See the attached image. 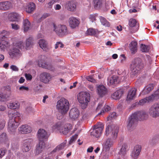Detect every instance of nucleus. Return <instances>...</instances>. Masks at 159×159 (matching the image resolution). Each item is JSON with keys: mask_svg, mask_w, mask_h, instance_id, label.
<instances>
[{"mask_svg": "<svg viewBox=\"0 0 159 159\" xmlns=\"http://www.w3.org/2000/svg\"><path fill=\"white\" fill-rule=\"evenodd\" d=\"M65 7L66 9L69 11H74L76 10V2L74 0L68 1L66 3Z\"/></svg>", "mask_w": 159, "mask_h": 159, "instance_id": "obj_18", "label": "nucleus"}, {"mask_svg": "<svg viewBox=\"0 0 159 159\" xmlns=\"http://www.w3.org/2000/svg\"><path fill=\"white\" fill-rule=\"evenodd\" d=\"M99 19L100 22L102 25L105 27L110 26V23L105 18L102 16H100Z\"/></svg>", "mask_w": 159, "mask_h": 159, "instance_id": "obj_43", "label": "nucleus"}, {"mask_svg": "<svg viewBox=\"0 0 159 159\" xmlns=\"http://www.w3.org/2000/svg\"><path fill=\"white\" fill-rule=\"evenodd\" d=\"M119 127L117 126L112 125L107 126L106 129L105 134L106 136L109 134L111 135V138H108L105 140L102 144L104 148L107 150H109L113 146L115 140L117 137L118 133Z\"/></svg>", "mask_w": 159, "mask_h": 159, "instance_id": "obj_1", "label": "nucleus"}, {"mask_svg": "<svg viewBox=\"0 0 159 159\" xmlns=\"http://www.w3.org/2000/svg\"><path fill=\"white\" fill-rule=\"evenodd\" d=\"M40 47L44 51H47L48 50L47 43L44 39H41L39 40V42Z\"/></svg>", "mask_w": 159, "mask_h": 159, "instance_id": "obj_28", "label": "nucleus"}, {"mask_svg": "<svg viewBox=\"0 0 159 159\" xmlns=\"http://www.w3.org/2000/svg\"><path fill=\"white\" fill-rule=\"evenodd\" d=\"M136 92V89L135 88H131L128 92L127 97V100L130 101L133 100L135 97Z\"/></svg>", "mask_w": 159, "mask_h": 159, "instance_id": "obj_23", "label": "nucleus"}, {"mask_svg": "<svg viewBox=\"0 0 159 159\" xmlns=\"http://www.w3.org/2000/svg\"><path fill=\"white\" fill-rule=\"evenodd\" d=\"M32 111V108L30 106H28L25 108V112L27 114H29Z\"/></svg>", "mask_w": 159, "mask_h": 159, "instance_id": "obj_56", "label": "nucleus"}, {"mask_svg": "<svg viewBox=\"0 0 159 159\" xmlns=\"http://www.w3.org/2000/svg\"><path fill=\"white\" fill-rule=\"evenodd\" d=\"M154 86L152 84H150L147 85L141 93V94L144 95L149 93L153 89Z\"/></svg>", "mask_w": 159, "mask_h": 159, "instance_id": "obj_27", "label": "nucleus"}, {"mask_svg": "<svg viewBox=\"0 0 159 159\" xmlns=\"http://www.w3.org/2000/svg\"><path fill=\"white\" fill-rule=\"evenodd\" d=\"M94 6L96 9L99 8L102 5V0H94Z\"/></svg>", "mask_w": 159, "mask_h": 159, "instance_id": "obj_44", "label": "nucleus"}, {"mask_svg": "<svg viewBox=\"0 0 159 159\" xmlns=\"http://www.w3.org/2000/svg\"><path fill=\"white\" fill-rule=\"evenodd\" d=\"M141 50L143 52H147L149 50V47L148 45H146L143 44H141Z\"/></svg>", "mask_w": 159, "mask_h": 159, "instance_id": "obj_47", "label": "nucleus"}, {"mask_svg": "<svg viewBox=\"0 0 159 159\" xmlns=\"http://www.w3.org/2000/svg\"><path fill=\"white\" fill-rule=\"evenodd\" d=\"M52 76L50 74L47 72H43L41 73L40 78L41 81L44 83H47L50 81Z\"/></svg>", "mask_w": 159, "mask_h": 159, "instance_id": "obj_17", "label": "nucleus"}, {"mask_svg": "<svg viewBox=\"0 0 159 159\" xmlns=\"http://www.w3.org/2000/svg\"><path fill=\"white\" fill-rule=\"evenodd\" d=\"M48 16V14L47 13L44 14L38 21V22H40L42 20L46 18Z\"/></svg>", "mask_w": 159, "mask_h": 159, "instance_id": "obj_59", "label": "nucleus"}, {"mask_svg": "<svg viewBox=\"0 0 159 159\" xmlns=\"http://www.w3.org/2000/svg\"><path fill=\"white\" fill-rule=\"evenodd\" d=\"M128 150L129 147L128 145L125 143H123L120 149V154L122 155H125Z\"/></svg>", "mask_w": 159, "mask_h": 159, "instance_id": "obj_34", "label": "nucleus"}, {"mask_svg": "<svg viewBox=\"0 0 159 159\" xmlns=\"http://www.w3.org/2000/svg\"><path fill=\"white\" fill-rule=\"evenodd\" d=\"M10 68L14 71H17L19 70V69L16 66L12 65L10 66Z\"/></svg>", "mask_w": 159, "mask_h": 159, "instance_id": "obj_60", "label": "nucleus"}, {"mask_svg": "<svg viewBox=\"0 0 159 159\" xmlns=\"http://www.w3.org/2000/svg\"><path fill=\"white\" fill-rule=\"evenodd\" d=\"M93 75H91L90 76H88L86 77V79L87 80L91 82L95 83V80L94 79H93L92 76Z\"/></svg>", "mask_w": 159, "mask_h": 159, "instance_id": "obj_53", "label": "nucleus"}, {"mask_svg": "<svg viewBox=\"0 0 159 159\" xmlns=\"http://www.w3.org/2000/svg\"><path fill=\"white\" fill-rule=\"evenodd\" d=\"M99 33V31L97 29L90 28L88 29L86 33L89 35H95L98 34Z\"/></svg>", "mask_w": 159, "mask_h": 159, "instance_id": "obj_37", "label": "nucleus"}, {"mask_svg": "<svg viewBox=\"0 0 159 159\" xmlns=\"http://www.w3.org/2000/svg\"><path fill=\"white\" fill-rule=\"evenodd\" d=\"M69 23L70 27L72 29L78 27L80 23L79 20L74 17H71L69 19Z\"/></svg>", "mask_w": 159, "mask_h": 159, "instance_id": "obj_20", "label": "nucleus"}, {"mask_svg": "<svg viewBox=\"0 0 159 159\" xmlns=\"http://www.w3.org/2000/svg\"><path fill=\"white\" fill-rule=\"evenodd\" d=\"M20 114L18 112L11 113H8V116L9 120L8 123V131L13 134L15 132L16 129L19 124L20 120Z\"/></svg>", "mask_w": 159, "mask_h": 159, "instance_id": "obj_3", "label": "nucleus"}, {"mask_svg": "<svg viewBox=\"0 0 159 159\" xmlns=\"http://www.w3.org/2000/svg\"><path fill=\"white\" fill-rule=\"evenodd\" d=\"M5 150L3 149L0 148V159L1 158L5 155Z\"/></svg>", "mask_w": 159, "mask_h": 159, "instance_id": "obj_61", "label": "nucleus"}, {"mask_svg": "<svg viewBox=\"0 0 159 159\" xmlns=\"http://www.w3.org/2000/svg\"><path fill=\"white\" fill-rule=\"evenodd\" d=\"M23 25L24 32H26L28 31L30 27V23L27 19L24 20Z\"/></svg>", "mask_w": 159, "mask_h": 159, "instance_id": "obj_35", "label": "nucleus"}, {"mask_svg": "<svg viewBox=\"0 0 159 159\" xmlns=\"http://www.w3.org/2000/svg\"><path fill=\"white\" fill-rule=\"evenodd\" d=\"M20 90H26L28 91L29 89V88L27 87H25L24 86H22L20 87L19 88Z\"/></svg>", "mask_w": 159, "mask_h": 159, "instance_id": "obj_62", "label": "nucleus"}, {"mask_svg": "<svg viewBox=\"0 0 159 159\" xmlns=\"http://www.w3.org/2000/svg\"><path fill=\"white\" fill-rule=\"evenodd\" d=\"M63 44L61 42H57L55 44V48L56 49L58 48L59 47H60V48H61L63 47Z\"/></svg>", "mask_w": 159, "mask_h": 159, "instance_id": "obj_57", "label": "nucleus"}, {"mask_svg": "<svg viewBox=\"0 0 159 159\" xmlns=\"http://www.w3.org/2000/svg\"><path fill=\"white\" fill-rule=\"evenodd\" d=\"M137 21L134 19H130L129 21V25L130 27H133L137 25Z\"/></svg>", "mask_w": 159, "mask_h": 159, "instance_id": "obj_46", "label": "nucleus"}, {"mask_svg": "<svg viewBox=\"0 0 159 159\" xmlns=\"http://www.w3.org/2000/svg\"><path fill=\"white\" fill-rule=\"evenodd\" d=\"M118 80V77L115 75L108 78L107 80L108 85H111L117 83Z\"/></svg>", "mask_w": 159, "mask_h": 159, "instance_id": "obj_31", "label": "nucleus"}, {"mask_svg": "<svg viewBox=\"0 0 159 159\" xmlns=\"http://www.w3.org/2000/svg\"><path fill=\"white\" fill-rule=\"evenodd\" d=\"M90 94L86 92H80L78 96L79 102L81 104V107L82 109L85 108L88 104L90 100Z\"/></svg>", "mask_w": 159, "mask_h": 159, "instance_id": "obj_6", "label": "nucleus"}, {"mask_svg": "<svg viewBox=\"0 0 159 159\" xmlns=\"http://www.w3.org/2000/svg\"><path fill=\"white\" fill-rule=\"evenodd\" d=\"M148 98L149 96L146 97L140 100L139 102H136L135 103L136 104V105L143 106L147 102L149 103L150 102H152V101H149L148 100Z\"/></svg>", "mask_w": 159, "mask_h": 159, "instance_id": "obj_36", "label": "nucleus"}, {"mask_svg": "<svg viewBox=\"0 0 159 159\" xmlns=\"http://www.w3.org/2000/svg\"><path fill=\"white\" fill-rule=\"evenodd\" d=\"M54 7H55V10H59L61 9V6L60 5L57 4H56L55 5Z\"/></svg>", "mask_w": 159, "mask_h": 159, "instance_id": "obj_64", "label": "nucleus"}, {"mask_svg": "<svg viewBox=\"0 0 159 159\" xmlns=\"http://www.w3.org/2000/svg\"><path fill=\"white\" fill-rule=\"evenodd\" d=\"M54 153L52 151L49 153L46 152L43 153L41 156V159H51L53 157L52 154Z\"/></svg>", "mask_w": 159, "mask_h": 159, "instance_id": "obj_38", "label": "nucleus"}, {"mask_svg": "<svg viewBox=\"0 0 159 159\" xmlns=\"http://www.w3.org/2000/svg\"><path fill=\"white\" fill-rule=\"evenodd\" d=\"M116 116V113L115 112L111 113L107 117L108 120H112L113 118H115Z\"/></svg>", "mask_w": 159, "mask_h": 159, "instance_id": "obj_52", "label": "nucleus"}, {"mask_svg": "<svg viewBox=\"0 0 159 159\" xmlns=\"http://www.w3.org/2000/svg\"><path fill=\"white\" fill-rule=\"evenodd\" d=\"M142 147L140 145H136L131 154V156L133 159H137L138 158L141 150Z\"/></svg>", "mask_w": 159, "mask_h": 159, "instance_id": "obj_14", "label": "nucleus"}, {"mask_svg": "<svg viewBox=\"0 0 159 159\" xmlns=\"http://www.w3.org/2000/svg\"><path fill=\"white\" fill-rule=\"evenodd\" d=\"M53 25V31L59 36H63L68 34V30L66 25L61 24L57 25L54 23Z\"/></svg>", "mask_w": 159, "mask_h": 159, "instance_id": "obj_7", "label": "nucleus"}, {"mask_svg": "<svg viewBox=\"0 0 159 159\" xmlns=\"http://www.w3.org/2000/svg\"><path fill=\"white\" fill-rule=\"evenodd\" d=\"M11 26L12 29L15 30H17L20 28V26L16 23L11 24Z\"/></svg>", "mask_w": 159, "mask_h": 159, "instance_id": "obj_54", "label": "nucleus"}, {"mask_svg": "<svg viewBox=\"0 0 159 159\" xmlns=\"http://www.w3.org/2000/svg\"><path fill=\"white\" fill-rule=\"evenodd\" d=\"M49 134L47 132L43 129H39L37 133L38 138L39 141H44L47 140L49 136Z\"/></svg>", "mask_w": 159, "mask_h": 159, "instance_id": "obj_11", "label": "nucleus"}, {"mask_svg": "<svg viewBox=\"0 0 159 159\" xmlns=\"http://www.w3.org/2000/svg\"><path fill=\"white\" fill-rule=\"evenodd\" d=\"M41 58L38 62V65L39 66L52 71L54 70V67L51 64H47L46 61H45V60L46 58L44 56H41Z\"/></svg>", "mask_w": 159, "mask_h": 159, "instance_id": "obj_10", "label": "nucleus"}, {"mask_svg": "<svg viewBox=\"0 0 159 159\" xmlns=\"http://www.w3.org/2000/svg\"><path fill=\"white\" fill-rule=\"evenodd\" d=\"M110 109V107L107 105L105 106L101 111V112L98 114H102L104 113L105 112L108 111Z\"/></svg>", "mask_w": 159, "mask_h": 159, "instance_id": "obj_48", "label": "nucleus"}, {"mask_svg": "<svg viewBox=\"0 0 159 159\" xmlns=\"http://www.w3.org/2000/svg\"><path fill=\"white\" fill-rule=\"evenodd\" d=\"M66 143L67 141L65 140L63 143L57 146L54 148L52 151V152H55L59 150L63 149L66 146Z\"/></svg>", "mask_w": 159, "mask_h": 159, "instance_id": "obj_33", "label": "nucleus"}, {"mask_svg": "<svg viewBox=\"0 0 159 159\" xmlns=\"http://www.w3.org/2000/svg\"><path fill=\"white\" fill-rule=\"evenodd\" d=\"M8 53L10 57L12 58L19 56L21 54L20 50L14 46L10 49Z\"/></svg>", "mask_w": 159, "mask_h": 159, "instance_id": "obj_16", "label": "nucleus"}, {"mask_svg": "<svg viewBox=\"0 0 159 159\" xmlns=\"http://www.w3.org/2000/svg\"><path fill=\"white\" fill-rule=\"evenodd\" d=\"M45 148V143L44 141H39L35 149V155H38L43 152Z\"/></svg>", "mask_w": 159, "mask_h": 159, "instance_id": "obj_19", "label": "nucleus"}, {"mask_svg": "<svg viewBox=\"0 0 159 159\" xmlns=\"http://www.w3.org/2000/svg\"><path fill=\"white\" fill-rule=\"evenodd\" d=\"M35 4L33 2L30 3L26 8V11L28 13H30L35 9Z\"/></svg>", "mask_w": 159, "mask_h": 159, "instance_id": "obj_40", "label": "nucleus"}, {"mask_svg": "<svg viewBox=\"0 0 159 159\" xmlns=\"http://www.w3.org/2000/svg\"><path fill=\"white\" fill-rule=\"evenodd\" d=\"M148 100L152 102L159 98V89L155 91L152 95L149 96Z\"/></svg>", "mask_w": 159, "mask_h": 159, "instance_id": "obj_29", "label": "nucleus"}, {"mask_svg": "<svg viewBox=\"0 0 159 159\" xmlns=\"http://www.w3.org/2000/svg\"><path fill=\"white\" fill-rule=\"evenodd\" d=\"M7 106L10 109H16L19 107V104L18 102H14L8 103Z\"/></svg>", "mask_w": 159, "mask_h": 159, "instance_id": "obj_42", "label": "nucleus"}, {"mask_svg": "<svg viewBox=\"0 0 159 159\" xmlns=\"http://www.w3.org/2000/svg\"><path fill=\"white\" fill-rule=\"evenodd\" d=\"M89 18L93 22L95 19V16L94 15H90Z\"/></svg>", "mask_w": 159, "mask_h": 159, "instance_id": "obj_63", "label": "nucleus"}, {"mask_svg": "<svg viewBox=\"0 0 159 159\" xmlns=\"http://www.w3.org/2000/svg\"><path fill=\"white\" fill-rule=\"evenodd\" d=\"M97 93L100 96L102 97L105 95L107 93V89L103 85H99L97 88Z\"/></svg>", "mask_w": 159, "mask_h": 159, "instance_id": "obj_24", "label": "nucleus"}, {"mask_svg": "<svg viewBox=\"0 0 159 159\" xmlns=\"http://www.w3.org/2000/svg\"><path fill=\"white\" fill-rule=\"evenodd\" d=\"M7 140L8 138L6 133H3L0 135V143L4 142Z\"/></svg>", "mask_w": 159, "mask_h": 159, "instance_id": "obj_45", "label": "nucleus"}, {"mask_svg": "<svg viewBox=\"0 0 159 159\" xmlns=\"http://www.w3.org/2000/svg\"><path fill=\"white\" fill-rule=\"evenodd\" d=\"M32 140L31 139H27L23 141L22 147V150L24 152H28L31 148Z\"/></svg>", "mask_w": 159, "mask_h": 159, "instance_id": "obj_13", "label": "nucleus"}, {"mask_svg": "<svg viewBox=\"0 0 159 159\" xmlns=\"http://www.w3.org/2000/svg\"><path fill=\"white\" fill-rule=\"evenodd\" d=\"M104 127L103 124L101 122H98L95 125L91 132V135L97 138L99 137L101 135Z\"/></svg>", "mask_w": 159, "mask_h": 159, "instance_id": "obj_8", "label": "nucleus"}, {"mask_svg": "<svg viewBox=\"0 0 159 159\" xmlns=\"http://www.w3.org/2000/svg\"><path fill=\"white\" fill-rule=\"evenodd\" d=\"M62 125L60 122H58L53 125L52 127V129L53 131H59L61 128Z\"/></svg>", "mask_w": 159, "mask_h": 159, "instance_id": "obj_41", "label": "nucleus"}, {"mask_svg": "<svg viewBox=\"0 0 159 159\" xmlns=\"http://www.w3.org/2000/svg\"><path fill=\"white\" fill-rule=\"evenodd\" d=\"M19 132L22 134L30 133L32 131L31 127L27 125H22L19 128Z\"/></svg>", "mask_w": 159, "mask_h": 159, "instance_id": "obj_21", "label": "nucleus"}, {"mask_svg": "<svg viewBox=\"0 0 159 159\" xmlns=\"http://www.w3.org/2000/svg\"><path fill=\"white\" fill-rule=\"evenodd\" d=\"M147 113L144 111H137L132 114L128 119L127 127L129 130L132 129L137 125L138 121L143 120L148 118Z\"/></svg>", "mask_w": 159, "mask_h": 159, "instance_id": "obj_2", "label": "nucleus"}, {"mask_svg": "<svg viewBox=\"0 0 159 159\" xmlns=\"http://www.w3.org/2000/svg\"><path fill=\"white\" fill-rule=\"evenodd\" d=\"M32 45H33V38L32 37L30 36L26 39L25 48V49H28V48L30 47Z\"/></svg>", "mask_w": 159, "mask_h": 159, "instance_id": "obj_39", "label": "nucleus"}, {"mask_svg": "<svg viewBox=\"0 0 159 159\" xmlns=\"http://www.w3.org/2000/svg\"><path fill=\"white\" fill-rule=\"evenodd\" d=\"M25 76L26 80H30L32 78V76L29 74L25 73Z\"/></svg>", "mask_w": 159, "mask_h": 159, "instance_id": "obj_58", "label": "nucleus"}, {"mask_svg": "<svg viewBox=\"0 0 159 159\" xmlns=\"http://www.w3.org/2000/svg\"><path fill=\"white\" fill-rule=\"evenodd\" d=\"M69 103L67 100L62 98L58 100L57 102L56 107L58 111L61 113L60 115L57 116L58 120H60L63 117V115L66 113L69 109Z\"/></svg>", "mask_w": 159, "mask_h": 159, "instance_id": "obj_4", "label": "nucleus"}, {"mask_svg": "<svg viewBox=\"0 0 159 159\" xmlns=\"http://www.w3.org/2000/svg\"><path fill=\"white\" fill-rule=\"evenodd\" d=\"M6 37L4 35L0 36V49L4 51L9 46L8 42L6 40Z\"/></svg>", "mask_w": 159, "mask_h": 159, "instance_id": "obj_12", "label": "nucleus"}, {"mask_svg": "<svg viewBox=\"0 0 159 159\" xmlns=\"http://www.w3.org/2000/svg\"><path fill=\"white\" fill-rule=\"evenodd\" d=\"M137 43L134 41H132L129 44V49L132 54H135L136 52V46Z\"/></svg>", "mask_w": 159, "mask_h": 159, "instance_id": "obj_32", "label": "nucleus"}, {"mask_svg": "<svg viewBox=\"0 0 159 159\" xmlns=\"http://www.w3.org/2000/svg\"><path fill=\"white\" fill-rule=\"evenodd\" d=\"M11 7V4L9 1L2 2L0 3V9L6 10L9 9Z\"/></svg>", "mask_w": 159, "mask_h": 159, "instance_id": "obj_25", "label": "nucleus"}, {"mask_svg": "<svg viewBox=\"0 0 159 159\" xmlns=\"http://www.w3.org/2000/svg\"><path fill=\"white\" fill-rule=\"evenodd\" d=\"M14 46H15L16 48L17 47L19 48H21L22 47H25V46L23 45V42L21 41L16 43Z\"/></svg>", "mask_w": 159, "mask_h": 159, "instance_id": "obj_49", "label": "nucleus"}, {"mask_svg": "<svg viewBox=\"0 0 159 159\" xmlns=\"http://www.w3.org/2000/svg\"><path fill=\"white\" fill-rule=\"evenodd\" d=\"M123 93V91L121 89L118 90L114 93L111 95V97L114 99H119Z\"/></svg>", "mask_w": 159, "mask_h": 159, "instance_id": "obj_30", "label": "nucleus"}, {"mask_svg": "<svg viewBox=\"0 0 159 159\" xmlns=\"http://www.w3.org/2000/svg\"><path fill=\"white\" fill-rule=\"evenodd\" d=\"M80 112L77 108H72L69 112V117L72 120H75L79 116Z\"/></svg>", "mask_w": 159, "mask_h": 159, "instance_id": "obj_15", "label": "nucleus"}, {"mask_svg": "<svg viewBox=\"0 0 159 159\" xmlns=\"http://www.w3.org/2000/svg\"><path fill=\"white\" fill-rule=\"evenodd\" d=\"M78 136L77 134H75V135L73 136L71 138V139L69 141V144H71L73 142L75 141L77 139Z\"/></svg>", "mask_w": 159, "mask_h": 159, "instance_id": "obj_51", "label": "nucleus"}, {"mask_svg": "<svg viewBox=\"0 0 159 159\" xmlns=\"http://www.w3.org/2000/svg\"><path fill=\"white\" fill-rule=\"evenodd\" d=\"M9 20L11 21H19L20 19L19 14L16 12H13L9 14L8 15Z\"/></svg>", "mask_w": 159, "mask_h": 159, "instance_id": "obj_22", "label": "nucleus"}, {"mask_svg": "<svg viewBox=\"0 0 159 159\" xmlns=\"http://www.w3.org/2000/svg\"><path fill=\"white\" fill-rule=\"evenodd\" d=\"M5 123L6 122L3 119H0V131L4 128Z\"/></svg>", "mask_w": 159, "mask_h": 159, "instance_id": "obj_50", "label": "nucleus"}, {"mask_svg": "<svg viewBox=\"0 0 159 159\" xmlns=\"http://www.w3.org/2000/svg\"><path fill=\"white\" fill-rule=\"evenodd\" d=\"M148 112L152 117L159 116V102L154 103L149 108Z\"/></svg>", "mask_w": 159, "mask_h": 159, "instance_id": "obj_9", "label": "nucleus"}, {"mask_svg": "<svg viewBox=\"0 0 159 159\" xmlns=\"http://www.w3.org/2000/svg\"><path fill=\"white\" fill-rule=\"evenodd\" d=\"M143 67V65L141 59L138 57L134 58L133 61L130 67L131 70L132 77H136L137 75Z\"/></svg>", "mask_w": 159, "mask_h": 159, "instance_id": "obj_5", "label": "nucleus"}, {"mask_svg": "<svg viewBox=\"0 0 159 159\" xmlns=\"http://www.w3.org/2000/svg\"><path fill=\"white\" fill-rule=\"evenodd\" d=\"M6 99V94L1 93L0 94V101H4Z\"/></svg>", "mask_w": 159, "mask_h": 159, "instance_id": "obj_55", "label": "nucleus"}, {"mask_svg": "<svg viewBox=\"0 0 159 159\" xmlns=\"http://www.w3.org/2000/svg\"><path fill=\"white\" fill-rule=\"evenodd\" d=\"M62 127L60 129L59 132L62 134L66 135L71 129L72 126L71 124H69L67 127H65L62 125Z\"/></svg>", "mask_w": 159, "mask_h": 159, "instance_id": "obj_26", "label": "nucleus"}]
</instances>
